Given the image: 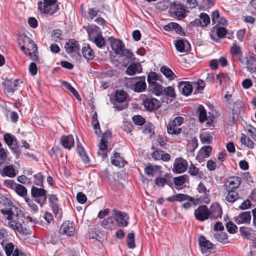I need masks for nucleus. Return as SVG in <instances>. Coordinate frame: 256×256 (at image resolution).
<instances>
[{"label":"nucleus","instance_id":"nucleus-1","mask_svg":"<svg viewBox=\"0 0 256 256\" xmlns=\"http://www.w3.org/2000/svg\"><path fill=\"white\" fill-rule=\"evenodd\" d=\"M0 203L5 207L0 210V212L4 216H6L8 220L14 218V214H18L20 212V209L14 206L12 200L2 194H0Z\"/></svg>","mask_w":256,"mask_h":256},{"label":"nucleus","instance_id":"nucleus-2","mask_svg":"<svg viewBox=\"0 0 256 256\" xmlns=\"http://www.w3.org/2000/svg\"><path fill=\"white\" fill-rule=\"evenodd\" d=\"M38 9L41 14L50 16L54 15L59 10L57 0H43L38 2Z\"/></svg>","mask_w":256,"mask_h":256},{"label":"nucleus","instance_id":"nucleus-3","mask_svg":"<svg viewBox=\"0 0 256 256\" xmlns=\"http://www.w3.org/2000/svg\"><path fill=\"white\" fill-rule=\"evenodd\" d=\"M109 40L110 42V47L115 54L129 59L133 58V53L125 48V45L121 40L113 38H110Z\"/></svg>","mask_w":256,"mask_h":256},{"label":"nucleus","instance_id":"nucleus-4","mask_svg":"<svg viewBox=\"0 0 256 256\" xmlns=\"http://www.w3.org/2000/svg\"><path fill=\"white\" fill-rule=\"evenodd\" d=\"M46 190L42 188H38L33 186L32 187L30 193L32 198H35V202L38 204L40 207L45 204L46 199Z\"/></svg>","mask_w":256,"mask_h":256},{"label":"nucleus","instance_id":"nucleus-5","mask_svg":"<svg viewBox=\"0 0 256 256\" xmlns=\"http://www.w3.org/2000/svg\"><path fill=\"white\" fill-rule=\"evenodd\" d=\"M240 63L244 66L247 71L250 73L256 72V56L253 53L240 59Z\"/></svg>","mask_w":256,"mask_h":256},{"label":"nucleus","instance_id":"nucleus-6","mask_svg":"<svg viewBox=\"0 0 256 256\" xmlns=\"http://www.w3.org/2000/svg\"><path fill=\"white\" fill-rule=\"evenodd\" d=\"M18 214H14V218L10 220L8 225L12 229L16 230L20 232H24V230L22 223L24 222V216L22 210Z\"/></svg>","mask_w":256,"mask_h":256},{"label":"nucleus","instance_id":"nucleus-7","mask_svg":"<svg viewBox=\"0 0 256 256\" xmlns=\"http://www.w3.org/2000/svg\"><path fill=\"white\" fill-rule=\"evenodd\" d=\"M21 82L19 79L14 80L6 79L4 82H2L4 92L8 94L14 93V91L17 90L18 87L20 86Z\"/></svg>","mask_w":256,"mask_h":256},{"label":"nucleus","instance_id":"nucleus-8","mask_svg":"<svg viewBox=\"0 0 256 256\" xmlns=\"http://www.w3.org/2000/svg\"><path fill=\"white\" fill-rule=\"evenodd\" d=\"M142 98V104L146 110L152 112L160 107L159 102L156 98L146 96Z\"/></svg>","mask_w":256,"mask_h":256},{"label":"nucleus","instance_id":"nucleus-9","mask_svg":"<svg viewBox=\"0 0 256 256\" xmlns=\"http://www.w3.org/2000/svg\"><path fill=\"white\" fill-rule=\"evenodd\" d=\"M74 231L75 226L74 222L66 221L60 226L59 230V233L61 234L72 236L74 234Z\"/></svg>","mask_w":256,"mask_h":256},{"label":"nucleus","instance_id":"nucleus-10","mask_svg":"<svg viewBox=\"0 0 256 256\" xmlns=\"http://www.w3.org/2000/svg\"><path fill=\"white\" fill-rule=\"evenodd\" d=\"M194 216L197 220L204 221L209 218L208 208L206 205L199 206L194 212Z\"/></svg>","mask_w":256,"mask_h":256},{"label":"nucleus","instance_id":"nucleus-11","mask_svg":"<svg viewBox=\"0 0 256 256\" xmlns=\"http://www.w3.org/2000/svg\"><path fill=\"white\" fill-rule=\"evenodd\" d=\"M188 168V162L182 158H176L174 164L172 171L176 174H180L186 171Z\"/></svg>","mask_w":256,"mask_h":256},{"label":"nucleus","instance_id":"nucleus-12","mask_svg":"<svg viewBox=\"0 0 256 256\" xmlns=\"http://www.w3.org/2000/svg\"><path fill=\"white\" fill-rule=\"evenodd\" d=\"M113 215L115 216L116 222L121 226H126L128 224V218L126 212H118L116 209L112 210Z\"/></svg>","mask_w":256,"mask_h":256},{"label":"nucleus","instance_id":"nucleus-13","mask_svg":"<svg viewBox=\"0 0 256 256\" xmlns=\"http://www.w3.org/2000/svg\"><path fill=\"white\" fill-rule=\"evenodd\" d=\"M134 78L138 79V80L132 85L131 88L136 92H144L146 88L145 76H138Z\"/></svg>","mask_w":256,"mask_h":256},{"label":"nucleus","instance_id":"nucleus-14","mask_svg":"<svg viewBox=\"0 0 256 256\" xmlns=\"http://www.w3.org/2000/svg\"><path fill=\"white\" fill-rule=\"evenodd\" d=\"M198 242L202 254H205L208 250H210L214 248V245L210 240H207L204 236H200L199 237Z\"/></svg>","mask_w":256,"mask_h":256},{"label":"nucleus","instance_id":"nucleus-15","mask_svg":"<svg viewBox=\"0 0 256 256\" xmlns=\"http://www.w3.org/2000/svg\"><path fill=\"white\" fill-rule=\"evenodd\" d=\"M209 218L212 220H216L220 217L222 214L221 206L218 203H213L208 210Z\"/></svg>","mask_w":256,"mask_h":256},{"label":"nucleus","instance_id":"nucleus-16","mask_svg":"<svg viewBox=\"0 0 256 256\" xmlns=\"http://www.w3.org/2000/svg\"><path fill=\"white\" fill-rule=\"evenodd\" d=\"M4 139L7 145L14 152H18V142L14 136L7 133L4 136Z\"/></svg>","mask_w":256,"mask_h":256},{"label":"nucleus","instance_id":"nucleus-17","mask_svg":"<svg viewBox=\"0 0 256 256\" xmlns=\"http://www.w3.org/2000/svg\"><path fill=\"white\" fill-rule=\"evenodd\" d=\"M64 48L68 54L76 52L79 51L80 44L76 40L74 39H70L66 42Z\"/></svg>","mask_w":256,"mask_h":256},{"label":"nucleus","instance_id":"nucleus-18","mask_svg":"<svg viewBox=\"0 0 256 256\" xmlns=\"http://www.w3.org/2000/svg\"><path fill=\"white\" fill-rule=\"evenodd\" d=\"M251 220L250 212H241L237 216L234 218V222L238 224H249Z\"/></svg>","mask_w":256,"mask_h":256},{"label":"nucleus","instance_id":"nucleus-19","mask_svg":"<svg viewBox=\"0 0 256 256\" xmlns=\"http://www.w3.org/2000/svg\"><path fill=\"white\" fill-rule=\"evenodd\" d=\"M212 150V148L210 146H203L198 152L196 159L200 162H202L206 158L210 156Z\"/></svg>","mask_w":256,"mask_h":256},{"label":"nucleus","instance_id":"nucleus-20","mask_svg":"<svg viewBox=\"0 0 256 256\" xmlns=\"http://www.w3.org/2000/svg\"><path fill=\"white\" fill-rule=\"evenodd\" d=\"M242 179L240 177L234 176L229 178L226 184V190H234L240 184Z\"/></svg>","mask_w":256,"mask_h":256},{"label":"nucleus","instance_id":"nucleus-21","mask_svg":"<svg viewBox=\"0 0 256 256\" xmlns=\"http://www.w3.org/2000/svg\"><path fill=\"white\" fill-rule=\"evenodd\" d=\"M178 86L180 90L182 92V94L184 96H188L192 92V86L188 82H179Z\"/></svg>","mask_w":256,"mask_h":256},{"label":"nucleus","instance_id":"nucleus-22","mask_svg":"<svg viewBox=\"0 0 256 256\" xmlns=\"http://www.w3.org/2000/svg\"><path fill=\"white\" fill-rule=\"evenodd\" d=\"M142 68L139 63H132L128 67L126 73L128 76H133L136 73H140Z\"/></svg>","mask_w":256,"mask_h":256},{"label":"nucleus","instance_id":"nucleus-23","mask_svg":"<svg viewBox=\"0 0 256 256\" xmlns=\"http://www.w3.org/2000/svg\"><path fill=\"white\" fill-rule=\"evenodd\" d=\"M111 162L113 165L120 168L124 167L126 163L120 154L116 152H114V156L112 157Z\"/></svg>","mask_w":256,"mask_h":256},{"label":"nucleus","instance_id":"nucleus-24","mask_svg":"<svg viewBox=\"0 0 256 256\" xmlns=\"http://www.w3.org/2000/svg\"><path fill=\"white\" fill-rule=\"evenodd\" d=\"M60 140L62 144L67 149L70 150L74 146V139L72 135L64 136L61 138Z\"/></svg>","mask_w":256,"mask_h":256},{"label":"nucleus","instance_id":"nucleus-25","mask_svg":"<svg viewBox=\"0 0 256 256\" xmlns=\"http://www.w3.org/2000/svg\"><path fill=\"white\" fill-rule=\"evenodd\" d=\"M175 46L176 50L180 52H188L190 49V43L186 40L184 42L182 40H177L175 44Z\"/></svg>","mask_w":256,"mask_h":256},{"label":"nucleus","instance_id":"nucleus-26","mask_svg":"<svg viewBox=\"0 0 256 256\" xmlns=\"http://www.w3.org/2000/svg\"><path fill=\"white\" fill-rule=\"evenodd\" d=\"M230 51L232 57L234 58H236L240 62V59L243 58L241 48L240 46L237 45L236 42L232 44Z\"/></svg>","mask_w":256,"mask_h":256},{"label":"nucleus","instance_id":"nucleus-27","mask_svg":"<svg viewBox=\"0 0 256 256\" xmlns=\"http://www.w3.org/2000/svg\"><path fill=\"white\" fill-rule=\"evenodd\" d=\"M82 53L84 57L88 60H92L94 57V52L88 44H84L82 46Z\"/></svg>","mask_w":256,"mask_h":256},{"label":"nucleus","instance_id":"nucleus-28","mask_svg":"<svg viewBox=\"0 0 256 256\" xmlns=\"http://www.w3.org/2000/svg\"><path fill=\"white\" fill-rule=\"evenodd\" d=\"M14 186V190L19 196L26 200V198H28L27 190L25 186L20 184H12Z\"/></svg>","mask_w":256,"mask_h":256},{"label":"nucleus","instance_id":"nucleus-29","mask_svg":"<svg viewBox=\"0 0 256 256\" xmlns=\"http://www.w3.org/2000/svg\"><path fill=\"white\" fill-rule=\"evenodd\" d=\"M8 150L3 148L0 142V168L8 163Z\"/></svg>","mask_w":256,"mask_h":256},{"label":"nucleus","instance_id":"nucleus-30","mask_svg":"<svg viewBox=\"0 0 256 256\" xmlns=\"http://www.w3.org/2000/svg\"><path fill=\"white\" fill-rule=\"evenodd\" d=\"M128 96L126 92L123 90H116L114 94L115 100L118 103L124 102Z\"/></svg>","mask_w":256,"mask_h":256},{"label":"nucleus","instance_id":"nucleus-31","mask_svg":"<svg viewBox=\"0 0 256 256\" xmlns=\"http://www.w3.org/2000/svg\"><path fill=\"white\" fill-rule=\"evenodd\" d=\"M227 195L225 197V200L229 202L233 203L239 198V195L237 192L234 190H226Z\"/></svg>","mask_w":256,"mask_h":256},{"label":"nucleus","instance_id":"nucleus-32","mask_svg":"<svg viewBox=\"0 0 256 256\" xmlns=\"http://www.w3.org/2000/svg\"><path fill=\"white\" fill-rule=\"evenodd\" d=\"M254 232L252 228L245 226H242L240 228V232L241 236L246 240L250 239L251 236Z\"/></svg>","mask_w":256,"mask_h":256},{"label":"nucleus","instance_id":"nucleus-33","mask_svg":"<svg viewBox=\"0 0 256 256\" xmlns=\"http://www.w3.org/2000/svg\"><path fill=\"white\" fill-rule=\"evenodd\" d=\"M77 150L82 161L84 163H88L90 162L88 157L84 151V148L80 142L77 144Z\"/></svg>","mask_w":256,"mask_h":256},{"label":"nucleus","instance_id":"nucleus-34","mask_svg":"<svg viewBox=\"0 0 256 256\" xmlns=\"http://www.w3.org/2000/svg\"><path fill=\"white\" fill-rule=\"evenodd\" d=\"M2 174L10 178H14L16 176V170L12 166H8L3 168Z\"/></svg>","mask_w":256,"mask_h":256},{"label":"nucleus","instance_id":"nucleus-35","mask_svg":"<svg viewBox=\"0 0 256 256\" xmlns=\"http://www.w3.org/2000/svg\"><path fill=\"white\" fill-rule=\"evenodd\" d=\"M24 42L28 46V50L32 52H36L38 50V48L34 42L28 36H25Z\"/></svg>","mask_w":256,"mask_h":256},{"label":"nucleus","instance_id":"nucleus-36","mask_svg":"<svg viewBox=\"0 0 256 256\" xmlns=\"http://www.w3.org/2000/svg\"><path fill=\"white\" fill-rule=\"evenodd\" d=\"M175 16L179 19L182 20L186 16V10L182 5L178 6L174 12Z\"/></svg>","mask_w":256,"mask_h":256},{"label":"nucleus","instance_id":"nucleus-37","mask_svg":"<svg viewBox=\"0 0 256 256\" xmlns=\"http://www.w3.org/2000/svg\"><path fill=\"white\" fill-rule=\"evenodd\" d=\"M160 72L170 80H173L176 76L173 72L167 66H162L160 68Z\"/></svg>","mask_w":256,"mask_h":256},{"label":"nucleus","instance_id":"nucleus-38","mask_svg":"<svg viewBox=\"0 0 256 256\" xmlns=\"http://www.w3.org/2000/svg\"><path fill=\"white\" fill-rule=\"evenodd\" d=\"M92 124L95 130L96 134L99 135L101 132L100 124L98 120V114L95 112L92 116Z\"/></svg>","mask_w":256,"mask_h":256},{"label":"nucleus","instance_id":"nucleus-39","mask_svg":"<svg viewBox=\"0 0 256 256\" xmlns=\"http://www.w3.org/2000/svg\"><path fill=\"white\" fill-rule=\"evenodd\" d=\"M198 120L200 122H204L207 119V114L206 110L204 107L200 105L198 106Z\"/></svg>","mask_w":256,"mask_h":256},{"label":"nucleus","instance_id":"nucleus-40","mask_svg":"<svg viewBox=\"0 0 256 256\" xmlns=\"http://www.w3.org/2000/svg\"><path fill=\"white\" fill-rule=\"evenodd\" d=\"M188 181V176L186 174H184L174 178V184L178 186H182L185 182Z\"/></svg>","mask_w":256,"mask_h":256},{"label":"nucleus","instance_id":"nucleus-41","mask_svg":"<svg viewBox=\"0 0 256 256\" xmlns=\"http://www.w3.org/2000/svg\"><path fill=\"white\" fill-rule=\"evenodd\" d=\"M93 42L98 48H102L106 44V41L101 34H96L94 38Z\"/></svg>","mask_w":256,"mask_h":256},{"label":"nucleus","instance_id":"nucleus-42","mask_svg":"<svg viewBox=\"0 0 256 256\" xmlns=\"http://www.w3.org/2000/svg\"><path fill=\"white\" fill-rule=\"evenodd\" d=\"M199 22L200 26H206L210 24V18L207 14L202 12L200 15Z\"/></svg>","mask_w":256,"mask_h":256},{"label":"nucleus","instance_id":"nucleus-43","mask_svg":"<svg viewBox=\"0 0 256 256\" xmlns=\"http://www.w3.org/2000/svg\"><path fill=\"white\" fill-rule=\"evenodd\" d=\"M176 201L180 202L184 201H189L192 202H194V199L192 196H188L187 194H176Z\"/></svg>","mask_w":256,"mask_h":256},{"label":"nucleus","instance_id":"nucleus-44","mask_svg":"<svg viewBox=\"0 0 256 256\" xmlns=\"http://www.w3.org/2000/svg\"><path fill=\"white\" fill-rule=\"evenodd\" d=\"M178 126H175L174 124L172 126V123L169 122L167 126V131L169 134L172 135H178L182 132L181 128H178Z\"/></svg>","mask_w":256,"mask_h":256},{"label":"nucleus","instance_id":"nucleus-45","mask_svg":"<svg viewBox=\"0 0 256 256\" xmlns=\"http://www.w3.org/2000/svg\"><path fill=\"white\" fill-rule=\"evenodd\" d=\"M152 89V92L156 96L162 94L164 88L158 83L154 84L150 86Z\"/></svg>","mask_w":256,"mask_h":256},{"label":"nucleus","instance_id":"nucleus-46","mask_svg":"<svg viewBox=\"0 0 256 256\" xmlns=\"http://www.w3.org/2000/svg\"><path fill=\"white\" fill-rule=\"evenodd\" d=\"M162 94L170 97L172 98H175L176 96L174 88L171 86L164 88Z\"/></svg>","mask_w":256,"mask_h":256},{"label":"nucleus","instance_id":"nucleus-47","mask_svg":"<svg viewBox=\"0 0 256 256\" xmlns=\"http://www.w3.org/2000/svg\"><path fill=\"white\" fill-rule=\"evenodd\" d=\"M214 237L218 242L224 244L228 242L227 234L226 232H221L220 234L216 233L214 234Z\"/></svg>","mask_w":256,"mask_h":256},{"label":"nucleus","instance_id":"nucleus-48","mask_svg":"<svg viewBox=\"0 0 256 256\" xmlns=\"http://www.w3.org/2000/svg\"><path fill=\"white\" fill-rule=\"evenodd\" d=\"M216 79L218 80L220 85L227 84L230 81L228 76L224 73H220L216 75Z\"/></svg>","mask_w":256,"mask_h":256},{"label":"nucleus","instance_id":"nucleus-49","mask_svg":"<svg viewBox=\"0 0 256 256\" xmlns=\"http://www.w3.org/2000/svg\"><path fill=\"white\" fill-rule=\"evenodd\" d=\"M241 142L245 146L250 148H254V143L249 138L244 134H242L240 138Z\"/></svg>","mask_w":256,"mask_h":256},{"label":"nucleus","instance_id":"nucleus-50","mask_svg":"<svg viewBox=\"0 0 256 256\" xmlns=\"http://www.w3.org/2000/svg\"><path fill=\"white\" fill-rule=\"evenodd\" d=\"M64 85L68 90H69L73 94V95L76 97V98L78 100H80V96L78 94V91L74 88H73L69 82H64Z\"/></svg>","mask_w":256,"mask_h":256},{"label":"nucleus","instance_id":"nucleus-51","mask_svg":"<svg viewBox=\"0 0 256 256\" xmlns=\"http://www.w3.org/2000/svg\"><path fill=\"white\" fill-rule=\"evenodd\" d=\"M30 210L34 212H37L38 210V206L34 203V200H32L30 197L26 198V200H24Z\"/></svg>","mask_w":256,"mask_h":256},{"label":"nucleus","instance_id":"nucleus-52","mask_svg":"<svg viewBox=\"0 0 256 256\" xmlns=\"http://www.w3.org/2000/svg\"><path fill=\"white\" fill-rule=\"evenodd\" d=\"M134 236L133 233H129L127 235L126 243L128 248H135Z\"/></svg>","mask_w":256,"mask_h":256},{"label":"nucleus","instance_id":"nucleus-53","mask_svg":"<svg viewBox=\"0 0 256 256\" xmlns=\"http://www.w3.org/2000/svg\"><path fill=\"white\" fill-rule=\"evenodd\" d=\"M2 247L4 248L6 256H10L14 250V246L12 242L8 243L6 245L4 244Z\"/></svg>","mask_w":256,"mask_h":256},{"label":"nucleus","instance_id":"nucleus-54","mask_svg":"<svg viewBox=\"0 0 256 256\" xmlns=\"http://www.w3.org/2000/svg\"><path fill=\"white\" fill-rule=\"evenodd\" d=\"M158 80V75L155 72H150L148 75L147 80L150 86L156 84L155 81Z\"/></svg>","mask_w":256,"mask_h":256},{"label":"nucleus","instance_id":"nucleus-55","mask_svg":"<svg viewBox=\"0 0 256 256\" xmlns=\"http://www.w3.org/2000/svg\"><path fill=\"white\" fill-rule=\"evenodd\" d=\"M113 223V218L109 217L104 220L100 223V226L104 228L109 229Z\"/></svg>","mask_w":256,"mask_h":256},{"label":"nucleus","instance_id":"nucleus-56","mask_svg":"<svg viewBox=\"0 0 256 256\" xmlns=\"http://www.w3.org/2000/svg\"><path fill=\"white\" fill-rule=\"evenodd\" d=\"M34 184L38 186H43V176L41 173H38L34 176Z\"/></svg>","mask_w":256,"mask_h":256},{"label":"nucleus","instance_id":"nucleus-57","mask_svg":"<svg viewBox=\"0 0 256 256\" xmlns=\"http://www.w3.org/2000/svg\"><path fill=\"white\" fill-rule=\"evenodd\" d=\"M182 1L188 8L192 9L198 6L196 0H182Z\"/></svg>","mask_w":256,"mask_h":256},{"label":"nucleus","instance_id":"nucleus-58","mask_svg":"<svg viewBox=\"0 0 256 256\" xmlns=\"http://www.w3.org/2000/svg\"><path fill=\"white\" fill-rule=\"evenodd\" d=\"M228 232L230 234H234L236 232L238 228L234 223L231 221L228 222L226 225Z\"/></svg>","mask_w":256,"mask_h":256},{"label":"nucleus","instance_id":"nucleus-59","mask_svg":"<svg viewBox=\"0 0 256 256\" xmlns=\"http://www.w3.org/2000/svg\"><path fill=\"white\" fill-rule=\"evenodd\" d=\"M133 122L136 125L142 126L145 122V119L141 116L136 115L132 118Z\"/></svg>","mask_w":256,"mask_h":256},{"label":"nucleus","instance_id":"nucleus-60","mask_svg":"<svg viewBox=\"0 0 256 256\" xmlns=\"http://www.w3.org/2000/svg\"><path fill=\"white\" fill-rule=\"evenodd\" d=\"M62 32L60 30L57 29L53 30L52 38L55 42H58L61 38Z\"/></svg>","mask_w":256,"mask_h":256},{"label":"nucleus","instance_id":"nucleus-61","mask_svg":"<svg viewBox=\"0 0 256 256\" xmlns=\"http://www.w3.org/2000/svg\"><path fill=\"white\" fill-rule=\"evenodd\" d=\"M154 182L156 185L161 187H164L165 184L168 182V180L166 178L161 176L156 178Z\"/></svg>","mask_w":256,"mask_h":256},{"label":"nucleus","instance_id":"nucleus-62","mask_svg":"<svg viewBox=\"0 0 256 256\" xmlns=\"http://www.w3.org/2000/svg\"><path fill=\"white\" fill-rule=\"evenodd\" d=\"M52 206L53 212L55 214L56 217H58V218H60L62 216V209L58 207V204H54Z\"/></svg>","mask_w":256,"mask_h":256},{"label":"nucleus","instance_id":"nucleus-63","mask_svg":"<svg viewBox=\"0 0 256 256\" xmlns=\"http://www.w3.org/2000/svg\"><path fill=\"white\" fill-rule=\"evenodd\" d=\"M188 172L192 176H196L199 174L200 170L194 165L192 164L188 168Z\"/></svg>","mask_w":256,"mask_h":256},{"label":"nucleus","instance_id":"nucleus-64","mask_svg":"<svg viewBox=\"0 0 256 256\" xmlns=\"http://www.w3.org/2000/svg\"><path fill=\"white\" fill-rule=\"evenodd\" d=\"M184 118L182 116H177L174 118V120L171 122H170V123H172V126H173V125L175 126H180L184 122Z\"/></svg>","mask_w":256,"mask_h":256}]
</instances>
